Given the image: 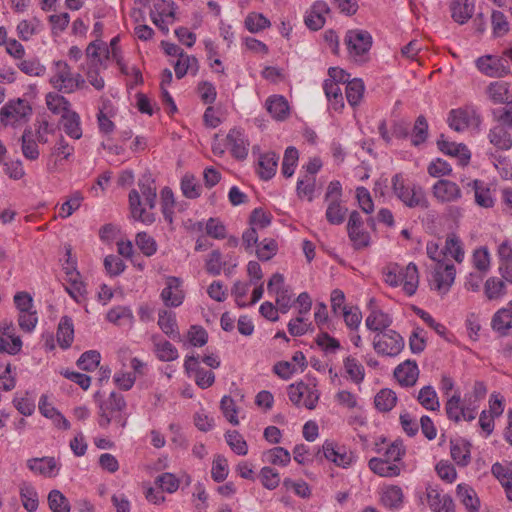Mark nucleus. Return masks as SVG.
Here are the masks:
<instances>
[{"label": "nucleus", "instance_id": "obj_1", "mask_svg": "<svg viewBox=\"0 0 512 512\" xmlns=\"http://www.w3.org/2000/svg\"><path fill=\"white\" fill-rule=\"evenodd\" d=\"M138 186L140 191L133 189L129 193L130 212L134 220L140 221L145 225H151L156 220L155 214L146 211L142 206L141 196L144 199V204L150 209H153L156 205V187L154 181H150L149 179L145 182L140 181Z\"/></svg>", "mask_w": 512, "mask_h": 512}, {"label": "nucleus", "instance_id": "obj_2", "mask_svg": "<svg viewBox=\"0 0 512 512\" xmlns=\"http://www.w3.org/2000/svg\"><path fill=\"white\" fill-rule=\"evenodd\" d=\"M405 452L402 442L395 441L385 449L381 457L371 458L368 462V467L380 477H397L404 468L402 458Z\"/></svg>", "mask_w": 512, "mask_h": 512}, {"label": "nucleus", "instance_id": "obj_3", "mask_svg": "<svg viewBox=\"0 0 512 512\" xmlns=\"http://www.w3.org/2000/svg\"><path fill=\"white\" fill-rule=\"evenodd\" d=\"M366 326L375 334L373 347L378 354L393 357L402 351L403 338L399 333L390 329L385 322H366Z\"/></svg>", "mask_w": 512, "mask_h": 512}, {"label": "nucleus", "instance_id": "obj_4", "mask_svg": "<svg viewBox=\"0 0 512 512\" xmlns=\"http://www.w3.org/2000/svg\"><path fill=\"white\" fill-rule=\"evenodd\" d=\"M392 192L395 197L408 208L427 209L429 201L421 186L409 184L401 173L391 179Z\"/></svg>", "mask_w": 512, "mask_h": 512}, {"label": "nucleus", "instance_id": "obj_5", "mask_svg": "<svg viewBox=\"0 0 512 512\" xmlns=\"http://www.w3.org/2000/svg\"><path fill=\"white\" fill-rule=\"evenodd\" d=\"M126 408V402L121 394L112 392L109 397L100 405L99 425L107 428L112 420L121 422V426L126 425V420L121 417L122 411Z\"/></svg>", "mask_w": 512, "mask_h": 512}, {"label": "nucleus", "instance_id": "obj_6", "mask_svg": "<svg viewBox=\"0 0 512 512\" xmlns=\"http://www.w3.org/2000/svg\"><path fill=\"white\" fill-rule=\"evenodd\" d=\"M289 400L296 406L312 410L319 400V391L315 383L299 382L288 387Z\"/></svg>", "mask_w": 512, "mask_h": 512}, {"label": "nucleus", "instance_id": "obj_7", "mask_svg": "<svg viewBox=\"0 0 512 512\" xmlns=\"http://www.w3.org/2000/svg\"><path fill=\"white\" fill-rule=\"evenodd\" d=\"M456 269L454 264L446 262L435 264L429 278L431 290L439 295H445L454 283Z\"/></svg>", "mask_w": 512, "mask_h": 512}, {"label": "nucleus", "instance_id": "obj_8", "mask_svg": "<svg viewBox=\"0 0 512 512\" xmlns=\"http://www.w3.org/2000/svg\"><path fill=\"white\" fill-rule=\"evenodd\" d=\"M324 457L343 469L350 468L357 460L356 454L345 445L326 440L322 445Z\"/></svg>", "mask_w": 512, "mask_h": 512}, {"label": "nucleus", "instance_id": "obj_9", "mask_svg": "<svg viewBox=\"0 0 512 512\" xmlns=\"http://www.w3.org/2000/svg\"><path fill=\"white\" fill-rule=\"evenodd\" d=\"M32 114V108L25 100L18 98L7 102L0 111V121L4 126H15L21 121H27Z\"/></svg>", "mask_w": 512, "mask_h": 512}, {"label": "nucleus", "instance_id": "obj_10", "mask_svg": "<svg viewBox=\"0 0 512 512\" xmlns=\"http://www.w3.org/2000/svg\"><path fill=\"white\" fill-rule=\"evenodd\" d=\"M344 42L350 56L360 57L371 49L372 36L366 30L353 29L347 31Z\"/></svg>", "mask_w": 512, "mask_h": 512}, {"label": "nucleus", "instance_id": "obj_11", "mask_svg": "<svg viewBox=\"0 0 512 512\" xmlns=\"http://www.w3.org/2000/svg\"><path fill=\"white\" fill-rule=\"evenodd\" d=\"M445 412L449 420L459 423L461 421L471 422L477 414L473 408H471L465 400L461 403V396L459 393H455L445 403Z\"/></svg>", "mask_w": 512, "mask_h": 512}, {"label": "nucleus", "instance_id": "obj_12", "mask_svg": "<svg viewBox=\"0 0 512 512\" xmlns=\"http://www.w3.org/2000/svg\"><path fill=\"white\" fill-rule=\"evenodd\" d=\"M480 121V116L473 107L452 109L449 112V126L457 132L464 131L472 125L478 126Z\"/></svg>", "mask_w": 512, "mask_h": 512}, {"label": "nucleus", "instance_id": "obj_13", "mask_svg": "<svg viewBox=\"0 0 512 512\" xmlns=\"http://www.w3.org/2000/svg\"><path fill=\"white\" fill-rule=\"evenodd\" d=\"M26 465L32 473L46 478L56 477L61 468L60 462L50 456L28 459Z\"/></svg>", "mask_w": 512, "mask_h": 512}, {"label": "nucleus", "instance_id": "obj_14", "mask_svg": "<svg viewBox=\"0 0 512 512\" xmlns=\"http://www.w3.org/2000/svg\"><path fill=\"white\" fill-rule=\"evenodd\" d=\"M478 70L489 77H504L509 73L507 61L502 58L485 55L476 60Z\"/></svg>", "mask_w": 512, "mask_h": 512}, {"label": "nucleus", "instance_id": "obj_15", "mask_svg": "<svg viewBox=\"0 0 512 512\" xmlns=\"http://www.w3.org/2000/svg\"><path fill=\"white\" fill-rule=\"evenodd\" d=\"M21 348V338L16 335L12 323L0 322V352L15 355L21 351Z\"/></svg>", "mask_w": 512, "mask_h": 512}, {"label": "nucleus", "instance_id": "obj_16", "mask_svg": "<svg viewBox=\"0 0 512 512\" xmlns=\"http://www.w3.org/2000/svg\"><path fill=\"white\" fill-rule=\"evenodd\" d=\"M184 368L188 374H193L195 382L200 388L206 389L213 385L215 374L211 370L200 367V362L197 357H186Z\"/></svg>", "mask_w": 512, "mask_h": 512}, {"label": "nucleus", "instance_id": "obj_17", "mask_svg": "<svg viewBox=\"0 0 512 512\" xmlns=\"http://www.w3.org/2000/svg\"><path fill=\"white\" fill-rule=\"evenodd\" d=\"M226 145L234 158L238 160L247 158L249 141L242 129H231L226 136Z\"/></svg>", "mask_w": 512, "mask_h": 512}, {"label": "nucleus", "instance_id": "obj_18", "mask_svg": "<svg viewBox=\"0 0 512 512\" xmlns=\"http://www.w3.org/2000/svg\"><path fill=\"white\" fill-rule=\"evenodd\" d=\"M433 196L441 203L456 202L462 197L460 187L450 180L440 179L432 187Z\"/></svg>", "mask_w": 512, "mask_h": 512}, {"label": "nucleus", "instance_id": "obj_19", "mask_svg": "<svg viewBox=\"0 0 512 512\" xmlns=\"http://www.w3.org/2000/svg\"><path fill=\"white\" fill-rule=\"evenodd\" d=\"M72 73L70 66L64 61L54 63V75L50 82L55 89L64 93L73 92V83L71 81Z\"/></svg>", "mask_w": 512, "mask_h": 512}, {"label": "nucleus", "instance_id": "obj_20", "mask_svg": "<svg viewBox=\"0 0 512 512\" xmlns=\"http://www.w3.org/2000/svg\"><path fill=\"white\" fill-rule=\"evenodd\" d=\"M426 499L429 508L433 512H455V504L452 497L448 494H442L434 487L426 488Z\"/></svg>", "mask_w": 512, "mask_h": 512}, {"label": "nucleus", "instance_id": "obj_21", "mask_svg": "<svg viewBox=\"0 0 512 512\" xmlns=\"http://www.w3.org/2000/svg\"><path fill=\"white\" fill-rule=\"evenodd\" d=\"M405 495L398 485L384 486L379 493V502L389 510H399L403 507Z\"/></svg>", "mask_w": 512, "mask_h": 512}, {"label": "nucleus", "instance_id": "obj_22", "mask_svg": "<svg viewBox=\"0 0 512 512\" xmlns=\"http://www.w3.org/2000/svg\"><path fill=\"white\" fill-rule=\"evenodd\" d=\"M419 372L416 361L408 359L395 368L394 377L401 386L412 387L418 380Z\"/></svg>", "mask_w": 512, "mask_h": 512}, {"label": "nucleus", "instance_id": "obj_23", "mask_svg": "<svg viewBox=\"0 0 512 512\" xmlns=\"http://www.w3.org/2000/svg\"><path fill=\"white\" fill-rule=\"evenodd\" d=\"M331 308L335 317H343L347 320H358L360 312L357 307H347L345 305V295L340 289H334L331 292Z\"/></svg>", "mask_w": 512, "mask_h": 512}, {"label": "nucleus", "instance_id": "obj_24", "mask_svg": "<svg viewBox=\"0 0 512 512\" xmlns=\"http://www.w3.org/2000/svg\"><path fill=\"white\" fill-rule=\"evenodd\" d=\"M330 9L326 2L316 1L305 16L306 26L314 31L321 29L325 24V15Z\"/></svg>", "mask_w": 512, "mask_h": 512}, {"label": "nucleus", "instance_id": "obj_25", "mask_svg": "<svg viewBox=\"0 0 512 512\" xmlns=\"http://www.w3.org/2000/svg\"><path fill=\"white\" fill-rule=\"evenodd\" d=\"M437 146L441 152L458 157L461 165L468 164L471 154L465 145L448 142L441 135V139L437 141Z\"/></svg>", "mask_w": 512, "mask_h": 512}, {"label": "nucleus", "instance_id": "obj_26", "mask_svg": "<svg viewBox=\"0 0 512 512\" xmlns=\"http://www.w3.org/2000/svg\"><path fill=\"white\" fill-rule=\"evenodd\" d=\"M68 266L65 267L66 274L69 276V285L66 287V291L69 295L79 302L86 292L85 285L79 280V273L76 271L74 263L67 261Z\"/></svg>", "mask_w": 512, "mask_h": 512}, {"label": "nucleus", "instance_id": "obj_27", "mask_svg": "<svg viewBox=\"0 0 512 512\" xmlns=\"http://www.w3.org/2000/svg\"><path fill=\"white\" fill-rule=\"evenodd\" d=\"M279 157L275 152H267L259 157L258 174L262 180H270L276 173Z\"/></svg>", "mask_w": 512, "mask_h": 512}, {"label": "nucleus", "instance_id": "obj_28", "mask_svg": "<svg viewBox=\"0 0 512 512\" xmlns=\"http://www.w3.org/2000/svg\"><path fill=\"white\" fill-rule=\"evenodd\" d=\"M265 106L269 114L276 120H284L289 114L288 102L281 95L268 97Z\"/></svg>", "mask_w": 512, "mask_h": 512}, {"label": "nucleus", "instance_id": "obj_29", "mask_svg": "<svg viewBox=\"0 0 512 512\" xmlns=\"http://www.w3.org/2000/svg\"><path fill=\"white\" fill-rule=\"evenodd\" d=\"M505 126L498 123L490 129L488 135L490 143L500 150H509L512 147V138Z\"/></svg>", "mask_w": 512, "mask_h": 512}, {"label": "nucleus", "instance_id": "obj_30", "mask_svg": "<svg viewBox=\"0 0 512 512\" xmlns=\"http://www.w3.org/2000/svg\"><path fill=\"white\" fill-rule=\"evenodd\" d=\"M474 191L475 202L483 208H490L494 205V198L488 185L481 180H474L469 186Z\"/></svg>", "mask_w": 512, "mask_h": 512}, {"label": "nucleus", "instance_id": "obj_31", "mask_svg": "<svg viewBox=\"0 0 512 512\" xmlns=\"http://www.w3.org/2000/svg\"><path fill=\"white\" fill-rule=\"evenodd\" d=\"M474 4L469 0H453L451 3L452 18L459 24L466 23L473 15Z\"/></svg>", "mask_w": 512, "mask_h": 512}, {"label": "nucleus", "instance_id": "obj_32", "mask_svg": "<svg viewBox=\"0 0 512 512\" xmlns=\"http://www.w3.org/2000/svg\"><path fill=\"white\" fill-rule=\"evenodd\" d=\"M61 118L65 133L73 139H80L82 128L79 114L75 111H69L62 114Z\"/></svg>", "mask_w": 512, "mask_h": 512}, {"label": "nucleus", "instance_id": "obj_33", "mask_svg": "<svg viewBox=\"0 0 512 512\" xmlns=\"http://www.w3.org/2000/svg\"><path fill=\"white\" fill-rule=\"evenodd\" d=\"M323 89L331 107L335 111H340L344 107V99L340 85L333 80H325Z\"/></svg>", "mask_w": 512, "mask_h": 512}, {"label": "nucleus", "instance_id": "obj_34", "mask_svg": "<svg viewBox=\"0 0 512 512\" xmlns=\"http://www.w3.org/2000/svg\"><path fill=\"white\" fill-rule=\"evenodd\" d=\"M450 454L458 466L466 467L471 460L470 444L464 441H452Z\"/></svg>", "mask_w": 512, "mask_h": 512}, {"label": "nucleus", "instance_id": "obj_35", "mask_svg": "<svg viewBox=\"0 0 512 512\" xmlns=\"http://www.w3.org/2000/svg\"><path fill=\"white\" fill-rule=\"evenodd\" d=\"M348 209L342 205L341 200L332 199L327 206L325 217L332 225H340L345 221Z\"/></svg>", "mask_w": 512, "mask_h": 512}, {"label": "nucleus", "instance_id": "obj_36", "mask_svg": "<svg viewBox=\"0 0 512 512\" xmlns=\"http://www.w3.org/2000/svg\"><path fill=\"white\" fill-rule=\"evenodd\" d=\"M21 150L23 156L28 160H36L40 155L37 142L33 138V132L30 127H27L22 134Z\"/></svg>", "mask_w": 512, "mask_h": 512}, {"label": "nucleus", "instance_id": "obj_37", "mask_svg": "<svg viewBox=\"0 0 512 512\" xmlns=\"http://www.w3.org/2000/svg\"><path fill=\"white\" fill-rule=\"evenodd\" d=\"M487 93L491 101L495 104L510 102L509 84L504 81H495L487 87Z\"/></svg>", "mask_w": 512, "mask_h": 512}, {"label": "nucleus", "instance_id": "obj_38", "mask_svg": "<svg viewBox=\"0 0 512 512\" xmlns=\"http://www.w3.org/2000/svg\"><path fill=\"white\" fill-rule=\"evenodd\" d=\"M20 499L23 507L28 512H35L38 508V494L35 488L28 482L20 484Z\"/></svg>", "mask_w": 512, "mask_h": 512}, {"label": "nucleus", "instance_id": "obj_39", "mask_svg": "<svg viewBox=\"0 0 512 512\" xmlns=\"http://www.w3.org/2000/svg\"><path fill=\"white\" fill-rule=\"evenodd\" d=\"M152 340L159 360L169 362L178 358V350L173 344L166 340H158L156 336H153Z\"/></svg>", "mask_w": 512, "mask_h": 512}, {"label": "nucleus", "instance_id": "obj_40", "mask_svg": "<svg viewBox=\"0 0 512 512\" xmlns=\"http://www.w3.org/2000/svg\"><path fill=\"white\" fill-rule=\"evenodd\" d=\"M457 496L468 511H478L479 499L477 498L475 491L470 486L466 484H459L457 486Z\"/></svg>", "mask_w": 512, "mask_h": 512}, {"label": "nucleus", "instance_id": "obj_41", "mask_svg": "<svg viewBox=\"0 0 512 512\" xmlns=\"http://www.w3.org/2000/svg\"><path fill=\"white\" fill-rule=\"evenodd\" d=\"M444 253L450 255L458 263L464 259V249L462 241L455 234H449L445 240Z\"/></svg>", "mask_w": 512, "mask_h": 512}, {"label": "nucleus", "instance_id": "obj_42", "mask_svg": "<svg viewBox=\"0 0 512 512\" xmlns=\"http://www.w3.org/2000/svg\"><path fill=\"white\" fill-rule=\"evenodd\" d=\"M344 368L348 377L356 384L361 383L365 377L364 366L353 356H347L344 361Z\"/></svg>", "mask_w": 512, "mask_h": 512}, {"label": "nucleus", "instance_id": "obj_43", "mask_svg": "<svg viewBox=\"0 0 512 512\" xmlns=\"http://www.w3.org/2000/svg\"><path fill=\"white\" fill-rule=\"evenodd\" d=\"M198 60L194 56L181 55L174 65L175 74L178 79L183 78L189 71L196 74L198 71Z\"/></svg>", "mask_w": 512, "mask_h": 512}, {"label": "nucleus", "instance_id": "obj_44", "mask_svg": "<svg viewBox=\"0 0 512 512\" xmlns=\"http://www.w3.org/2000/svg\"><path fill=\"white\" fill-rule=\"evenodd\" d=\"M181 191L186 198L196 199L201 195L202 186L193 174L186 173L181 179Z\"/></svg>", "mask_w": 512, "mask_h": 512}, {"label": "nucleus", "instance_id": "obj_45", "mask_svg": "<svg viewBox=\"0 0 512 512\" xmlns=\"http://www.w3.org/2000/svg\"><path fill=\"white\" fill-rule=\"evenodd\" d=\"M365 86L361 79L355 78L346 85V99L351 106H357L363 98Z\"/></svg>", "mask_w": 512, "mask_h": 512}, {"label": "nucleus", "instance_id": "obj_46", "mask_svg": "<svg viewBox=\"0 0 512 512\" xmlns=\"http://www.w3.org/2000/svg\"><path fill=\"white\" fill-rule=\"evenodd\" d=\"M397 402V396L394 391L390 389L380 390L374 399L376 408L381 412H388L392 410Z\"/></svg>", "mask_w": 512, "mask_h": 512}, {"label": "nucleus", "instance_id": "obj_47", "mask_svg": "<svg viewBox=\"0 0 512 512\" xmlns=\"http://www.w3.org/2000/svg\"><path fill=\"white\" fill-rule=\"evenodd\" d=\"M417 399L427 410L436 411L440 408L437 393L432 386H424L421 388Z\"/></svg>", "mask_w": 512, "mask_h": 512}, {"label": "nucleus", "instance_id": "obj_48", "mask_svg": "<svg viewBox=\"0 0 512 512\" xmlns=\"http://www.w3.org/2000/svg\"><path fill=\"white\" fill-rule=\"evenodd\" d=\"M419 284L418 268L414 263H409L405 267L403 290L409 296L413 295Z\"/></svg>", "mask_w": 512, "mask_h": 512}, {"label": "nucleus", "instance_id": "obj_49", "mask_svg": "<svg viewBox=\"0 0 512 512\" xmlns=\"http://www.w3.org/2000/svg\"><path fill=\"white\" fill-rule=\"evenodd\" d=\"M486 394L487 387L485 383L482 381H476L472 387V391L465 395V403H467L477 413L479 403L485 398Z\"/></svg>", "mask_w": 512, "mask_h": 512}, {"label": "nucleus", "instance_id": "obj_50", "mask_svg": "<svg viewBox=\"0 0 512 512\" xmlns=\"http://www.w3.org/2000/svg\"><path fill=\"white\" fill-rule=\"evenodd\" d=\"M46 104L53 114H65L70 110V102L62 95L57 93H48L46 96Z\"/></svg>", "mask_w": 512, "mask_h": 512}, {"label": "nucleus", "instance_id": "obj_51", "mask_svg": "<svg viewBox=\"0 0 512 512\" xmlns=\"http://www.w3.org/2000/svg\"><path fill=\"white\" fill-rule=\"evenodd\" d=\"M428 137V123L423 115L417 117L411 133V143L419 146L424 143Z\"/></svg>", "mask_w": 512, "mask_h": 512}, {"label": "nucleus", "instance_id": "obj_52", "mask_svg": "<svg viewBox=\"0 0 512 512\" xmlns=\"http://www.w3.org/2000/svg\"><path fill=\"white\" fill-rule=\"evenodd\" d=\"M298 159L299 153L295 147L289 146L286 148L281 168L283 176L289 178L294 174Z\"/></svg>", "mask_w": 512, "mask_h": 512}, {"label": "nucleus", "instance_id": "obj_53", "mask_svg": "<svg viewBox=\"0 0 512 512\" xmlns=\"http://www.w3.org/2000/svg\"><path fill=\"white\" fill-rule=\"evenodd\" d=\"M266 461L273 465L287 466L291 461V455L283 447H274L264 453Z\"/></svg>", "mask_w": 512, "mask_h": 512}, {"label": "nucleus", "instance_id": "obj_54", "mask_svg": "<svg viewBox=\"0 0 512 512\" xmlns=\"http://www.w3.org/2000/svg\"><path fill=\"white\" fill-rule=\"evenodd\" d=\"M48 504L53 512H70V503L59 490L54 489L50 491Z\"/></svg>", "mask_w": 512, "mask_h": 512}, {"label": "nucleus", "instance_id": "obj_55", "mask_svg": "<svg viewBox=\"0 0 512 512\" xmlns=\"http://www.w3.org/2000/svg\"><path fill=\"white\" fill-rule=\"evenodd\" d=\"M278 250V244L274 239L265 238L261 242L258 243L256 248V255L261 261H268L274 255H276Z\"/></svg>", "mask_w": 512, "mask_h": 512}, {"label": "nucleus", "instance_id": "obj_56", "mask_svg": "<svg viewBox=\"0 0 512 512\" xmlns=\"http://www.w3.org/2000/svg\"><path fill=\"white\" fill-rule=\"evenodd\" d=\"M137 247L145 256H152L157 251V243L155 239L146 232H139L135 239Z\"/></svg>", "mask_w": 512, "mask_h": 512}, {"label": "nucleus", "instance_id": "obj_57", "mask_svg": "<svg viewBox=\"0 0 512 512\" xmlns=\"http://www.w3.org/2000/svg\"><path fill=\"white\" fill-rule=\"evenodd\" d=\"M226 265V261H222V254L220 250H213L205 261V270L208 274L218 276L221 274L223 266Z\"/></svg>", "mask_w": 512, "mask_h": 512}, {"label": "nucleus", "instance_id": "obj_58", "mask_svg": "<svg viewBox=\"0 0 512 512\" xmlns=\"http://www.w3.org/2000/svg\"><path fill=\"white\" fill-rule=\"evenodd\" d=\"M270 25V21L261 13H250L245 19V27L251 33L262 31Z\"/></svg>", "mask_w": 512, "mask_h": 512}, {"label": "nucleus", "instance_id": "obj_59", "mask_svg": "<svg viewBox=\"0 0 512 512\" xmlns=\"http://www.w3.org/2000/svg\"><path fill=\"white\" fill-rule=\"evenodd\" d=\"M74 339V328L71 322H59L57 331V342L61 348L71 346Z\"/></svg>", "mask_w": 512, "mask_h": 512}, {"label": "nucleus", "instance_id": "obj_60", "mask_svg": "<svg viewBox=\"0 0 512 512\" xmlns=\"http://www.w3.org/2000/svg\"><path fill=\"white\" fill-rule=\"evenodd\" d=\"M226 441L230 448L238 455H246L248 445L244 438L236 430L228 431L225 435Z\"/></svg>", "mask_w": 512, "mask_h": 512}, {"label": "nucleus", "instance_id": "obj_61", "mask_svg": "<svg viewBox=\"0 0 512 512\" xmlns=\"http://www.w3.org/2000/svg\"><path fill=\"white\" fill-rule=\"evenodd\" d=\"M14 304L16 308L19 310V312L23 314L24 317L26 316V314L33 315L36 313L35 311H32L33 298L28 292H17L14 295Z\"/></svg>", "mask_w": 512, "mask_h": 512}, {"label": "nucleus", "instance_id": "obj_62", "mask_svg": "<svg viewBox=\"0 0 512 512\" xmlns=\"http://www.w3.org/2000/svg\"><path fill=\"white\" fill-rule=\"evenodd\" d=\"M228 476V463L225 457L218 455L213 463L211 469V477L215 482H222Z\"/></svg>", "mask_w": 512, "mask_h": 512}, {"label": "nucleus", "instance_id": "obj_63", "mask_svg": "<svg viewBox=\"0 0 512 512\" xmlns=\"http://www.w3.org/2000/svg\"><path fill=\"white\" fill-rule=\"evenodd\" d=\"M491 22L495 37H501L508 33L509 23L506 16L501 11L494 10L492 12Z\"/></svg>", "mask_w": 512, "mask_h": 512}, {"label": "nucleus", "instance_id": "obj_64", "mask_svg": "<svg viewBox=\"0 0 512 512\" xmlns=\"http://www.w3.org/2000/svg\"><path fill=\"white\" fill-rule=\"evenodd\" d=\"M260 479L262 485L269 490L276 489L280 483L279 473L269 466H265L261 469Z\"/></svg>", "mask_w": 512, "mask_h": 512}]
</instances>
